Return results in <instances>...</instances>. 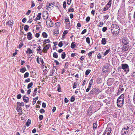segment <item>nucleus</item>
<instances>
[{"label": "nucleus", "mask_w": 135, "mask_h": 135, "mask_svg": "<svg viewBox=\"0 0 135 135\" xmlns=\"http://www.w3.org/2000/svg\"><path fill=\"white\" fill-rule=\"evenodd\" d=\"M122 133L123 135H130V131L122 129Z\"/></svg>", "instance_id": "4"}, {"label": "nucleus", "mask_w": 135, "mask_h": 135, "mask_svg": "<svg viewBox=\"0 0 135 135\" xmlns=\"http://www.w3.org/2000/svg\"><path fill=\"white\" fill-rule=\"evenodd\" d=\"M104 19H105L107 20V19L109 17V16L108 15H107L105 16H104Z\"/></svg>", "instance_id": "48"}, {"label": "nucleus", "mask_w": 135, "mask_h": 135, "mask_svg": "<svg viewBox=\"0 0 135 135\" xmlns=\"http://www.w3.org/2000/svg\"><path fill=\"white\" fill-rule=\"evenodd\" d=\"M40 112L41 113H45V111L44 109H41L40 110Z\"/></svg>", "instance_id": "45"}, {"label": "nucleus", "mask_w": 135, "mask_h": 135, "mask_svg": "<svg viewBox=\"0 0 135 135\" xmlns=\"http://www.w3.org/2000/svg\"><path fill=\"white\" fill-rule=\"evenodd\" d=\"M41 47L40 46H38V49H37V50L38 51H40L39 53L40 54L41 53Z\"/></svg>", "instance_id": "36"}, {"label": "nucleus", "mask_w": 135, "mask_h": 135, "mask_svg": "<svg viewBox=\"0 0 135 135\" xmlns=\"http://www.w3.org/2000/svg\"><path fill=\"white\" fill-rule=\"evenodd\" d=\"M112 0H109V1L108 2V4H107L109 6V7H110L111 5V2Z\"/></svg>", "instance_id": "42"}, {"label": "nucleus", "mask_w": 135, "mask_h": 135, "mask_svg": "<svg viewBox=\"0 0 135 135\" xmlns=\"http://www.w3.org/2000/svg\"><path fill=\"white\" fill-rule=\"evenodd\" d=\"M68 62H66L65 63V68L66 69L68 68Z\"/></svg>", "instance_id": "52"}, {"label": "nucleus", "mask_w": 135, "mask_h": 135, "mask_svg": "<svg viewBox=\"0 0 135 135\" xmlns=\"http://www.w3.org/2000/svg\"><path fill=\"white\" fill-rule=\"evenodd\" d=\"M121 40L122 41V42L124 44H129L128 40L127 37H124L122 38Z\"/></svg>", "instance_id": "7"}, {"label": "nucleus", "mask_w": 135, "mask_h": 135, "mask_svg": "<svg viewBox=\"0 0 135 135\" xmlns=\"http://www.w3.org/2000/svg\"><path fill=\"white\" fill-rule=\"evenodd\" d=\"M42 107L43 108H45L46 107V104L44 103H43L42 104Z\"/></svg>", "instance_id": "62"}, {"label": "nucleus", "mask_w": 135, "mask_h": 135, "mask_svg": "<svg viewBox=\"0 0 135 135\" xmlns=\"http://www.w3.org/2000/svg\"><path fill=\"white\" fill-rule=\"evenodd\" d=\"M74 42H72L71 45V48L73 49L75 47L76 45L75 44H74Z\"/></svg>", "instance_id": "29"}, {"label": "nucleus", "mask_w": 135, "mask_h": 135, "mask_svg": "<svg viewBox=\"0 0 135 135\" xmlns=\"http://www.w3.org/2000/svg\"><path fill=\"white\" fill-rule=\"evenodd\" d=\"M47 26L48 27H51L53 26V23L51 20H48L46 22Z\"/></svg>", "instance_id": "10"}, {"label": "nucleus", "mask_w": 135, "mask_h": 135, "mask_svg": "<svg viewBox=\"0 0 135 135\" xmlns=\"http://www.w3.org/2000/svg\"><path fill=\"white\" fill-rule=\"evenodd\" d=\"M50 44H49L48 45H47L42 50L43 52H46V51L47 50H48L49 48Z\"/></svg>", "instance_id": "14"}, {"label": "nucleus", "mask_w": 135, "mask_h": 135, "mask_svg": "<svg viewBox=\"0 0 135 135\" xmlns=\"http://www.w3.org/2000/svg\"><path fill=\"white\" fill-rule=\"evenodd\" d=\"M106 42L105 38H102V44L103 45H105L106 43Z\"/></svg>", "instance_id": "23"}, {"label": "nucleus", "mask_w": 135, "mask_h": 135, "mask_svg": "<svg viewBox=\"0 0 135 135\" xmlns=\"http://www.w3.org/2000/svg\"><path fill=\"white\" fill-rule=\"evenodd\" d=\"M66 54L64 52H63L61 54V58L62 59H64L65 57Z\"/></svg>", "instance_id": "27"}, {"label": "nucleus", "mask_w": 135, "mask_h": 135, "mask_svg": "<svg viewBox=\"0 0 135 135\" xmlns=\"http://www.w3.org/2000/svg\"><path fill=\"white\" fill-rule=\"evenodd\" d=\"M60 22H58L55 24V25L56 27H60Z\"/></svg>", "instance_id": "39"}, {"label": "nucleus", "mask_w": 135, "mask_h": 135, "mask_svg": "<svg viewBox=\"0 0 135 135\" xmlns=\"http://www.w3.org/2000/svg\"><path fill=\"white\" fill-rule=\"evenodd\" d=\"M78 83L77 82H75L73 84V89L75 88H76V87Z\"/></svg>", "instance_id": "28"}, {"label": "nucleus", "mask_w": 135, "mask_h": 135, "mask_svg": "<svg viewBox=\"0 0 135 135\" xmlns=\"http://www.w3.org/2000/svg\"><path fill=\"white\" fill-rule=\"evenodd\" d=\"M39 6L37 7V8L39 9H41L43 6V4L42 3H39Z\"/></svg>", "instance_id": "33"}, {"label": "nucleus", "mask_w": 135, "mask_h": 135, "mask_svg": "<svg viewBox=\"0 0 135 135\" xmlns=\"http://www.w3.org/2000/svg\"><path fill=\"white\" fill-rule=\"evenodd\" d=\"M111 129L110 128L109 126H108L105 129V132H110V133L111 132Z\"/></svg>", "instance_id": "17"}, {"label": "nucleus", "mask_w": 135, "mask_h": 135, "mask_svg": "<svg viewBox=\"0 0 135 135\" xmlns=\"http://www.w3.org/2000/svg\"><path fill=\"white\" fill-rule=\"evenodd\" d=\"M74 11V9L73 8H70L68 10L69 12H73Z\"/></svg>", "instance_id": "44"}, {"label": "nucleus", "mask_w": 135, "mask_h": 135, "mask_svg": "<svg viewBox=\"0 0 135 135\" xmlns=\"http://www.w3.org/2000/svg\"><path fill=\"white\" fill-rule=\"evenodd\" d=\"M41 13H38V15L37 17L36 18V19L37 20H39L41 18Z\"/></svg>", "instance_id": "21"}, {"label": "nucleus", "mask_w": 135, "mask_h": 135, "mask_svg": "<svg viewBox=\"0 0 135 135\" xmlns=\"http://www.w3.org/2000/svg\"><path fill=\"white\" fill-rule=\"evenodd\" d=\"M64 101H65V103H67L68 102L69 100L67 98H65L64 99Z\"/></svg>", "instance_id": "61"}, {"label": "nucleus", "mask_w": 135, "mask_h": 135, "mask_svg": "<svg viewBox=\"0 0 135 135\" xmlns=\"http://www.w3.org/2000/svg\"><path fill=\"white\" fill-rule=\"evenodd\" d=\"M117 26H119L118 25L115 24H113L111 27V31L112 33V32L115 30L117 27Z\"/></svg>", "instance_id": "12"}, {"label": "nucleus", "mask_w": 135, "mask_h": 135, "mask_svg": "<svg viewBox=\"0 0 135 135\" xmlns=\"http://www.w3.org/2000/svg\"><path fill=\"white\" fill-rule=\"evenodd\" d=\"M86 32V29H84L82 32L81 34H83L85 33Z\"/></svg>", "instance_id": "54"}, {"label": "nucleus", "mask_w": 135, "mask_h": 135, "mask_svg": "<svg viewBox=\"0 0 135 135\" xmlns=\"http://www.w3.org/2000/svg\"><path fill=\"white\" fill-rule=\"evenodd\" d=\"M26 52L27 53H28L29 54H30L32 52V50L29 49H28L27 51H26Z\"/></svg>", "instance_id": "26"}, {"label": "nucleus", "mask_w": 135, "mask_h": 135, "mask_svg": "<svg viewBox=\"0 0 135 135\" xmlns=\"http://www.w3.org/2000/svg\"><path fill=\"white\" fill-rule=\"evenodd\" d=\"M21 97V95L20 94H18L17 95V98L18 99H20Z\"/></svg>", "instance_id": "55"}, {"label": "nucleus", "mask_w": 135, "mask_h": 135, "mask_svg": "<svg viewBox=\"0 0 135 135\" xmlns=\"http://www.w3.org/2000/svg\"><path fill=\"white\" fill-rule=\"evenodd\" d=\"M86 41L88 44H89L90 42V41L89 38L88 37L86 38Z\"/></svg>", "instance_id": "40"}, {"label": "nucleus", "mask_w": 135, "mask_h": 135, "mask_svg": "<svg viewBox=\"0 0 135 135\" xmlns=\"http://www.w3.org/2000/svg\"><path fill=\"white\" fill-rule=\"evenodd\" d=\"M120 28L119 26H117V27L115 30L112 32V33L115 36H117L119 33Z\"/></svg>", "instance_id": "5"}, {"label": "nucleus", "mask_w": 135, "mask_h": 135, "mask_svg": "<svg viewBox=\"0 0 135 135\" xmlns=\"http://www.w3.org/2000/svg\"><path fill=\"white\" fill-rule=\"evenodd\" d=\"M40 60L41 63L42 65L43 64L44 62L43 61L42 58H41L40 59Z\"/></svg>", "instance_id": "53"}, {"label": "nucleus", "mask_w": 135, "mask_h": 135, "mask_svg": "<svg viewBox=\"0 0 135 135\" xmlns=\"http://www.w3.org/2000/svg\"><path fill=\"white\" fill-rule=\"evenodd\" d=\"M18 50H16L15 51V52H14L13 54V56H15V55H16L17 54V51Z\"/></svg>", "instance_id": "58"}, {"label": "nucleus", "mask_w": 135, "mask_h": 135, "mask_svg": "<svg viewBox=\"0 0 135 135\" xmlns=\"http://www.w3.org/2000/svg\"><path fill=\"white\" fill-rule=\"evenodd\" d=\"M43 116L42 115H40L39 117V118L40 120H41L43 118Z\"/></svg>", "instance_id": "56"}, {"label": "nucleus", "mask_w": 135, "mask_h": 135, "mask_svg": "<svg viewBox=\"0 0 135 135\" xmlns=\"http://www.w3.org/2000/svg\"><path fill=\"white\" fill-rule=\"evenodd\" d=\"M31 3H32V5L31 6V7L32 8L33 7L35 6V4L34 2L33 1H32Z\"/></svg>", "instance_id": "59"}, {"label": "nucleus", "mask_w": 135, "mask_h": 135, "mask_svg": "<svg viewBox=\"0 0 135 135\" xmlns=\"http://www.w3.org/2000/svg\"><path fill=\"white\" fill-rule=\"evenodd\" d=\"M107 28L106 27H104L102 30V31L103 32H105L107 30Z\"/></svg>", "instance_id": "50"}, {"label": "nucleus", "mask_w": 135, "mask_h": 135, "mask_svg": "<svg viewBox=\"0 0 135 135\" xmlns=\"http://www.w3.org/2000/svg\"><path fill=\"white\" fill-rule=\"evenodd\" d=\"M36 26H37L36 27V30H38L41 27V25H38Z\"/></svg>", "instance_id": "41"}, {"label": "nucleus", "mask_w": 135, "mask_h": 135, "mask_svg": "<svg viewBox=\"0 0 135 135\" xmlns=\"http://www.w3.org/2000/svg\"><path fill=\"white\" fill-rule=\"evenodd\" d=\"M32 38V35L31 33L29 32L27 33V38L29 40H31Z\"/></svg>", "instance_id": "16"}, {"label": "nucleus", "mask_w": 135, "mask_h": 135, "mask_svg": "<svg viewBox=\"0 0 135 135\" xmlns=\"http://www.w3.org/2000/svg\"><path fill=\"white\" fill-rule=\"evenodd\" d=\"M68 33V32L67 30L64 31L62 35L63 36H65L66 34H67Z\"/></svg>", "instance_id": "46"}, {"label": "nucleus", "mask_w": 135, "mask_h": 135, "mask_svg": "<svg viewBox=\"0 0 135 135\" xmlns=\"http://www.w3.org/2000/svg\"><path fill=\"white\" fill-rule=\"evenodd\" d=\"M103 23V22H100L98 26L100 27H101L102 26Z\"/></svg>", "instance_id": "60"}, {"label": "nucleus", "mask_w": 135, "mask_h": 135, "mask_svg": "<svg viewBox=\"0 0 135 135\" xmlns=\"http://www.w3.org/2000/svg\"><path fill=\"white\" fill-rule=\"evenodd\" d=\"M90 17H87L86 19V21L87 22H88L90 20Z\"/></svg>", "instance_id": "57"}, {"label": "nucleus", "mask_w": 135, "mask_h": 135, "mask_svg": "<svg viewBox=\"0 0 135 135\" xmlns=\"http://www.w3.org/2000/svg\"><path fill=\"white\" fill-rule=\"evenodd\" d=\"M100 92V90L97 88H93L90 92V94L91 95H97Z\"/></svg>", "instance_id": "2"}, {"label": "nucleus", "mask_w": 135, "mask_h": 135, "mask_svg": "<svg viewBox=\"0 0 135 135\" xmlns=\"http://www.w3.org/2000/svg\"><path fill=\"white\" fill-rule=\"evenodd\" d=\"M42 35L44 37L46 38L47 37V33L45 32L42 33Z\"/></svg>", "instance_id": "32"}, {"label": "nucleus", "mask_w": 135, "mask_h": 135, "mask_svg": "<svg viewBox=\"0 0 135 135\" xmlns=\"http://www.w3.org/2000/svg\"><path fill=\"white\" fill-rule=\"evenodd\" d=\"M128 44H124L123 47H122V50L123 51H125L128 50L129 48V45Z\"/></svg>", "instance_id": "13"}, {"label": "nucleus", "mask_w": 135, "mask_h": 135, "mask_svg": "<svg viewBox=\"0 0 135 135\" xmlns=\"http://www.w3.org/2000/svg\"><path fill=\"white\" fill-rule=\"evenodd\" d=\"M33 84L32 82H31L27 86V88L29 89L33 85Z\"/></svg>", "instance_id": "37"}, {"label": "nucleus", "mask_w": 135, "mask_h": 135, "mask_svg": "<svg viewBox=\"0 0 135 135\" xmlns=\"http://www.w3.org/2000/svg\"><path fill=\"white\" fill-rule=\"evenodd\" d=\"M122 94L118 98L117 102V105L118 107H122L124 103V94Z\"/></svg>", "instance_id": "1"}, {"label": "nucleus", "mask_w": 135, "mask_h": 135, "mask_svg": "<svg viewBox=\"0 0 135 135\" xmlns=\"http://www.w3.org/2000/svg\"><path fill=\"white\" fill-rule=\"evenodd\" d=\"M65 21L66 22V24L68 25H69L70 24V23L69 20L68 18H67L65 19Z\"/></svg>", "instance_id": "35"}, {"label": "nucleus", "mask_w": 135, "mask_h": 135, "mask_svg": "<svg viewBox=\"0 0 135 135\" xmlns=\"http://www.w3.org/2000/svg\"><path fill=\"white\" fill-rule=\"evenodd\" d=\"M97 127V123L95 122L94 123L93 125V129H95Z\"/></svg>", "instance_id": "25"}, {"label": "nucleus", "mask_w": 135, "mask_h": 135, "mask_svg": "<svg viewBox=\"0 0 135 135\" xmlns=\"http://www.w3.org/2000/svg\"><path fill=\"white\" fill-rule=\"evenodd\" d=\"M110 49L109 48L108 50H107L104 54V55L105 56L110 51Z\"/></svg>", "instance_id": "30"}, {"label": "nucleus", "mask_w": 135, "mask_h": 135, "mask_svg": "<svg viewBox=\"0 0 135 135\" xmlns=\"http://www.w3.org/2000/svg\"><path fill=\"white\" fill-rule=\"evenodd\" d=\"M21 25H20V31L21 32L24 33L25 32L24 31H25V25H24L21 23Z\"/></svg>", "instance_id": "11"}, {"label": "nucleus", "mask_w": 135, "mask_h": 135, "mask_svg": "<svg viewBox=\"0 0 135 135\" xmlns=\"http://www.w3.org/2000/svg\"><path fill=\"white\" fill-rule=\"evenodd\" d=\"M132 127L130 124H125L124 126V127L122 129H125L127 130L130 131Z\"/></svg>", "instance_id": "9"}, {"label": "nucleus", "mask_w": 135, "mask_h": 135, "mask_svg": "<svg viewBox=\"0 0 135 135\" xmlns=\"http://www.w3.org/2000/svg\"><path fill=\"white\" fill-rule=\"evenodd\" d=\"M63 45V44L62 41L60 42L58 44V46L60 47H61Z\"/></svg>", "instance_id": "43"}, {"label": "nucleus", "mask_w": 135, "mask_h": 135, "mask_svg": "<svg viewBox=\"0 0 135 135\" xmlns=\"http://www.w3.org/2000/svg\"><path fill=\"white\" fill-rule=\"evenodd\" d=\"M121 68L123 69L125 72L128 73L129 71L128 65L126 64H122Z\"/></svg>", "instance_id": "3"}, {"label": "nucleus", "mask_w": 135, "mask_h": 135, "mask_svg": "<svg viewBox=\"0 0 135 135\" xmlns=\"http://www.w3.org/2000/svg\"><path fill=\"white\" fill-rule=\"evenodd\" d=\"M97 57L99 58H100L102 57V55L100 53L98 54Z\"/></svg>", "instance_id": "63"}, {"label": "nucleus", "mask_w": 135, "mask_h": 135, "mask_svg": "<svg viewBox=\"0 0 135 135\" xmlns=\"http://www.w3.org/2000/svg\"><path fill=\"white\" fill-rule=\"evenodd\" d=\"M66 3L65 1H64L63 2V8L64 9H65L66 7Z\"/></svg>", "instance_id": "49"}, {"label": "nucleus", "mask_w": 135, "mask_h": 135, "mask_svg": "<svg viewBox=\"0 0 135 135\" xmlns=\"http://www.w3.org/2000/svg\"><path fill=\"white\" fill-rule=\"evenodd\" d=\"M91 70H90L88 69L86 70L85 72V75H88L89 74Z\"/></svg>", "instance_id": "34"}, {"label": "nucleus", "mask_w": 135, "mask_h": 135, "mask_svg": "<svg viewBox=\"0 0 135 135\" xmlns=\"http://www.w3.org/2000/svg\"><path fill=\"white\" fill-rule=\"evenodd\" d=\"M20 71L22 73H24L25 71V68H24L20 69Z\"/></svg>", "instance_id": "38"}, {"label": "nucleus", "mask_w": 135, "mask_h": 135, "mask_svg": "<svg viewBox=\"0 0 135 135\" xmlns=\"http://www.w3.org/2000/svg\"><path fill=\"white\" fill-rule=\"evenodd\" d=\"M124 90V88L122 86H119L118 91L117 93V95H119L120 93H122V91Z\"/></svg>", "instance_id": "8"}, {"label": "nucleus", "mask_w": 135, "mask_h": 135, "mask_svg": "<svg viewBox=\"0 0 135 135\" xmlns=\"http://www.w3.org/2000/svg\"><path fill=\"white\" fill-rule=\"evenodd\" d=\"M59 30H58L57 28L55 30V31L54 32V34L55 35V36H57V35L59 34Z\"/></svg>", "instance_id": "18"}, {"label": "nucleus", "mask_w": 135, "mask_h": 135, "mask_svg": "<svg viewBox=\"0 0 135 135\" xmlns=\"http://www.w3.org/2000/svg\"><path fill=\"white\" fill-rule=\"evenodd\" d=\"M48 15L47 13L46 14H45V13L43 14V18L45 20L47 19L48 18Z\"/></svg>", "instance_id": "22"}, {"label": "nucleus", "mask_w": 135, "mask_h": 135, "mask_svg": "<svg viewBox=\"0 0 135 135\" xmlns=\"http://www.w3.org/2000/svg\"><path fill=\"white\" fill-rule=\"evenodd\" d=\"M109 67L107 66H104L103 68L102 71L103 73H105L108 72V69H109Z\"/></svg>", "instance_id": "15"}, {"label": "nucleus", "mask_w": 135, "mask_h": 135, "mask_svg": "<svg viewBox=\"0 0 135 135\" xmlns=\"http://www.w3.org/2000/svg\"><path fill=\"white\" fill-rule=\"evenodd\" d=\"M24 104L23 103H20V102H18L17 103V110L22 109V107L24 106Z\"/></svg>", "instance_id": "6"}, {"label": "nucleus", "mask_w": 135, "mask_h": 135, "mask_svg": "<svg viewBox=\"0 0 135 135\" xmlns=\"http://www.w3.org/2000/svg\"><path fill=\"white\" fill-rule=\"evenodd\" d=\"M7 24L9 25L12 26L13 24V22L12 20H10L8 22Z\"/></svg>", "instance_id": "19"}, {"label": "nucleus", "mask_w": 135, "mask_h": 135, "mask_svg": "<svg viewBox=\"0 0 135 135\" xmlns=\"http://www.w3.org/2000/svg\"><path fill=\"white\" fill-rule=\"evenodd\" d=\"M40 34L38 33H36L35 34V37L37 38H38L39 37Z\"/></svg>", "instance_id": "64"}, {"label": "nucleus", "mask_w": 135, "mask_h": 135, "mask_svg": "<svg viewBox=\"0 0 135 135\" xmlns=\"http://www.w3.org/2000/svg\"><path fill=\"white\" fill-rule=\"evenodd\" d=\"M75 97L73 96L71 97V98L70 100H71V102H73L75 100Z\"/></svg>", "instance_id": "51"}, {"label": "nucleus", "mask_w": 135, "mask_h": 135, "mask_svg": "<svg viewBox=\"0 0 135 135\" xmlns=\"http://www.w3.org/2000/svg\"><path fill=\"white\" fill-rule=\"evenodd\" d=\"M53 56L54 58H57L58 57V55L57 53L56 52H54L53 54Z\"/></svg>", "instance_id": "31"}, {"label": "nucleus", "mask_w": 135, "mask_h": 135, "mask_svg": "<svg viewBox=\"0 0 135 135\" xmlns=\"http://www.w3.org/2000/svg\"><path fill=\"white\" fill-rule=\"evenodd\" d=\"M110 7H109V6L107 5H106V6L104 7L103 9L104 11H105L108 10L109 8Z\"/></svg>", "instance_id": "24"}, {"label": "nucleus", "mask_w": 135, "mask_h": 135, "mask_svg": "<svg viewBox=\"0 0 135 135\" xmlns=\"http://www.w3.org/2000/svg\"><path fill=\"white\" fill-rule=\"evenodd\" d=\"M93 79H91L90 80L89 84H90L91 85H92L93 83Z\"/></svg>", "instance_id": "47"}, {"label": "nucleus", "mask_w": 135, "mask_h": 135, "mask_svg": "<svg viewBox=\"0 0 135 135\" xmlns=\"http://www.w3.org/2000/svg\"><path fill=\"white\" fill-rule=\"evenodd\" d=\"M31 120L30 119H28L26 123V126L27 127L29 126L31 124Z\"/></svg>", "instance_id": "20"}]
</instances>
